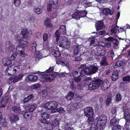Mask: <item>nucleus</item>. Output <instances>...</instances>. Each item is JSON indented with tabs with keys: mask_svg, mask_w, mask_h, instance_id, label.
<instances>
[{
	"mask_svg": "<svg viewBox=\"0 0 130 130\" xmlns=\"http://www.w3.org/2000/svg\"><path fill=\"white\" fill-rule=\"evenodd\" d=\"M52 54H53L55 57H58L59 56L60 54L59 52L58 51H53Z\"/></svg>",
	"mask_w": 130,
	"mask_h": 130,
	"instance_id": "obj_49",
	"label": "nucleus"
},
{
	"mask_svg": "<svg viewBox=\"0 0 130 130\" xmlns=\"http://www.w3.org/2000/svg\"><path fill=\"white\" fill-rule=\"evenodd\" d=\"M52 7V6L50 4L48 5L47 6V10L48 12H50L52 10L51 7Z\"/></svg>",
	"mask_w": 130,
	"mask_h": 130,
	"instance_id": "obj_59",
	"label": "nucleus"
},
{
	"mask_svg": "<svg viewBox=\"0 0 130 130\" xmlns=\"http://www.w3.org/2000/svg\"><path fill=\"white\" fill-rule=\"evenodd\" d=\"M58 105V103L55 101H52L45 104L44 107L47 109L52 110V113H55L56 112Z\"/></svg>",
	"mask_w": 130,
	"mask_h": 130,
	"instance_id": "obj_2",
	"label": "nucleus"
},
{
	"mask_svg": "<svg viewBox=\"0 0 130 130\" xmlns=\"http://www.w3.org/2000/svg\"><path fill=\"white\" fill-rule=\"evenodd\" d=\"M82 72V76H84L86 74H87L89 75H91L92 74V73L91 72V69L90 68H89L88 67L85 68L81 70Z\"/></svg>",
	"mask_w": 130,
	"mask_h": 130,
	"instance_id": "obj_11",
	"label": "nucleus"
},
{
	"mask_svg": "<svg viewBox=\"0 0 130 130\" xmlns=\"http://www.w3.org/2000/svg\"><path fill=\"white\" fill-rule=\"evenodd\" d=\"M123 81L130 82V76H128L124 77L123 78Z\"/></svg>",
	"mask_w": 130,
	"mask_h": 130,
	"instance_id": "obj_56",
	"label": "nucleus"
},
{
	"mask_svg": "<svg viewBox=\"0 0 130 130\" xmlns=\"http://www.w3.org/2000/svg\"><path fill=\"white\" fill-rule=\"evenodd\" d=\"M117 108L116 107H113L111 110V112L112 114H115Z\"/></svg>",
	"mask_w": 130,
	"mask_h": 130,
	"instance_id": "obj_60",
	"label": "nucleus"
},
{
	"mask_svg": "<svg viewBox=\"0 0 130 130\" xmlns=\"http://www.w3.org/2000/svg\"><path fill=\"white\" fill-rule=\"evenodd\" d=\"M3 62L5 66H9L11 63V61L10 60L6 58L3 59Z\"/></svg>",
	"mask_w": 130,
	"mask_h": 130,
	"instance_id": "obj_34",
	"label": "nucleus"
},
{
	"mask_svg": "<svg viewBox=\"0 0 130 130\" xmlns=\"http://www.w3.org/2000/svg\"><path fill=\"white\" fill-rule=\"evenodd\" d=\"M55 73H47L46 74V81H51L55 78L56 75H55Z\"/></svg>",
	"mask_w": 130,
	"mask_h": 130,
	"instance_id": "obj_14",
	"label": "nucleus"
},
{
	"mask_svg": "<svg viewBox=\"0 0 130 130\" xmlns=\"http://www.w3.org/2000/svg\"><path fill=\"white\" fill-rule=\"evenodd\" d=\"M53 67H51L49 68V69L47 70L45 72H46L48 73H49L51 72L52 71H53Z\"/></svg>",
	"mask_w": 130,
	"mask_h": 130,
	"instance_id": "obj_63",
	"label": "nucleus"
},
{
	"mask_svg": "<svg viewBox=\"0 0 130 130\" xmlns=\"http://www.w3.org/2000/svg\"><path fill=\"white\" fill-rule=\"evenodd\" d=\"M24 76V74H22L16 76H13V82L16 83L21 79Z\"/></svg>",
	"mask_w": 130,
	"mask_h": 130,
	"instance_id": "obj_24",
	"label": "nucleus"
},
{
	"mask_svg": "<svg viewBox=\"0 0 130 130\" xmlns=\"http://www.w3.org/2000/svg\"><path fill=\"white\" fill-rule=\"evenodd\" d=\"M12 110L13 111L15 114L17 115H19L21 112V109L19 107H17L15 106H13L11 107Z\"/></svg>",
	"mask_w": 130,
	"mask_h": 130,
	"instance_id": "obj_15",
	"label": "nucleus"
},
{
	"mask_svg": "<svg viewBox=\"0 0 130 130\" xmlns=\"http://www.w3.org/2000/svg\"><path fill=\"white\" fill-rule=\"evenodd\" d=\"M101 84H102L101 87L103 90H106L109 87V84H108L106 81H103L100 79H97L94 80L92 83L89 84V89L91 90L96 89L99 87Z\"/></svg>",
	"mask_w": 130,
	"mask_h": 130,
	"instance_id": "obj_1",
	"label": "nucleus"
},
{
	"mask_svg": "<svg viewBox=\"0 0 130 130\" xmlns=\"http://www.w3.org/2000/svg\"><path fill=\"white\" fill-rule=\"evenodd\" d=\"M60 120L55 118L52 122V125L47 124V126L45 127L46 130H51L55 127H58L59 123Z\"/></svg>",
	"mask_w": 130,
	"mask_h": 130,
	"instance_id": "obj_7",
	"label": "nucleus"
},
{
	"mask_svg": "<svg viewBox=\"0 0 130 130\" xmlns=\"http://www.w3.org/2000/svg\"><path fill=\"white\" fill-rule=\"evenodd\" d=\"M36 13L37 14H39L42 13V11L40 7H38L36 9H35Z\"/></svg>",
	"mask_w": 130,
	"mask_h": 130,
	"instance_id": "obj_50",
	"label": "nucleus"
},
{
	"mask_svg": "<svg viewBox=\"0 0 130 130\" xmlns=\"http://www.w3.org/2000/svg\"><path fill=\"white\" fill-rule=\"evenodd\" d=\"M90 68L91 69V72L92 73V74L95 73L98 69V68L97 67L95 66H92Z\"/></svg>",
	"mask_w": 130,
	"mask_h": 130,
	"instance_id": "obj_38",
	"label": "nucleus"
},
{
	"mask_svg": "<svg viewBox=\"0 0 130 130\" xmlns=\"http://www.w3.org/2000/svg\"><path fill=\"white\" fill-rule=\"evenodd\" d=\"M130 111L126 109L124 112V116L126 119L125 125H128L130 123Z\"/></svg>",
	"mask_w": 130,
	"mask_h": 130,
	"instance_id": "obj_9",
	"label": "nucleus"
},
{
	"mask_svg": "<svg viewBox=\"0 0 130 130\" xmlns=\"http://www.w3.org/2000/svg\"><path fill=\"white\" fill-rule=\"evenodd\" d=\"M119 120H116L115 117L113 118L111 120L109 125L111 126L112 125H114L115 124H118Z\"/></svg>",
	"mask_w": 130,
	"mask_h": 130,
	"instance_id": "obj_28",
	"label": "nucleus"
},
{
	"mask_svg": "<svg viewBox=\"0 0 130 130\" xmlns=\"http://www.w3.org/2000/svg\"><path fill=\"white\" fill-rule=\"evenodd\" d=\"M123 63L121 61H117L114 66L115 68H117L118 67L122 65Z\"/></svg>",
	"mask_w": 130,
	"mask_h": 130,
	"instance_id": "obj_41",
	"label": "nucleus"
},
{
	"mask_svg": "<svg viewBox=\"0 0 130 130\" xmlns=\"http://www.w3.org/2000/svg\"><path fill=\"white\" fill-rule=\"evenodd\" d=\"M41 117L44 119V120H42L41 122L42 123L46 122V121L45 120L48 119L50 116V115L49 114L47 113L46 112H44L41 114Z\"/></svg>",
	"mask_w": 130,
	"mask_h": 130,
	"instance_id": "obj_19",
	"label": "nucleus"
},
{
	"mask_svg": "<svg viewBox=\"0 0 130 130\" xmlns=\"http://www.w3.org/2000/svg\"><path fill=\"white\" fill-rule=\"evenodd\" d=\"M83 46L82 45H78L75 46L74 50V53L75 54L77 55L78 54L80 48H82Z\"/></svg>",
	"mask_w": 130,
	"mask_h": 130,
	"instance_id": "obj_30",
	"label": "nucleus"
},
{
	"mask_svg": "<svg viewBox=\"0 0 130 130\" xmlns=\"http://www.w3.org/2000/svg\"><path fill=\"white\" fill-rule=\"evenodd\" d=\"M75 81L77 83H79L81 79L80 77H75L74 78Z\"/></svg>",
	"mask_w": 130,
	"mask_h": 130,
	"instance_id": "obj_62",
	"label": "nucleus"
},
{
	"mask_svg": "<svg viewBox=\"0 0 130 130\" xmlns=\"http://www.w3.org/2000/svg\"><path fill=\"white\" fill-rule=\"evenodd\" d=\"M33 96L32 95H30L27 97L25 98L24 99V103H26L27 102V101H29L30 99H31L32 97Z\"/></svg>",
	"mask_w": 130,
	"mask_h": 130,
	"instance_id": "obj_51",
	"label": "nucleus"
},
{
	"mask_svg": "<svg viewBox=\"0 0 130 130\" xmlns=\"http://www.w3.org/2000/svg\"><path fill=\"white\" fill-rule=\"evenodd\" d=\"M11 120L12 121H14L19 120V118L17 116L13 115L10 117Z\"/></svg>",
	"mask_w": 130,
	"mask_h": 130,
	"instance_id": "obj_47",
	"label": "nucleus"
},
{
	"mask_svg": "<svg viewBox=\"0 0 130 130\" xmlns=\"http://www.w3.org/2000/svg\"><path fill=\"white\" fill-rule=\"evenodd\" d=\"M37 107V105L36 104L28 105H26V110H28L30 112H32Z\"/></svg>",
	"mask_w": 130,
	"mask_h": 130,
	"instance_id": "obj_17",
	"label": "nucleus"
},
{
	"mask_svg": "<svg viewBox=\"0 0 130 130\" xmlns=\"http://www.w3.org/2000/svg\"><path fill=\"white\" fill-rule=\"evenodd\" d=\"M31 88L33 89H36L37 88H39L40 87V85L38 84H36L31 86Z\"/></svg>",
	"mask_w": 130,
	"mask_h": 130,
	"instance_id": "obj_46",
	"label": "nucleus"
},
{
	"mask_svg": "<svg viewBox=\"0 0 130 130\" xmlns=\"http://www.w3.org/2000/svg\"><path fill=\"white\" fill-rule=\"evenodd\" d=\"M16 51L17 53L19 54H20L21 55H24V48L22 46H19L17 48Z\"/></svg>",
	"mask_w": 130,
	"mask_h": 130,
	"instance_id": "obj_18",
	"label": "nucleus"
},
{
	"mask_svg": "<svg viewBox=\"0 0 130 130\" xmlns=\"http://www.w3.org/2000/svg\"><path fill=\"white\" fill-rule=\"evenodd\" d=\"M114 53L112 51H110L108 53V55L109 56L111 57L112 58L114 56Z\"/></svg>",
	"mask_w": 130,
	"mask_h": 130,
	"instance_id": "obj_58",
	"label": "nucleus"
},
{
	"mask_svg": "<svg viewBox=\"0 0 130 130\" xmlns=\"http://www.w3.org/2000/svg\"><path fill=\"white\" fill-rule=\"evenodd\" d=\"M94 119L92 117H89L87 120V122L89 124H91L94 123Z\"/></svg>",
	"mask_w": 130,
	"mask_h": 130,
	"instance_id": "obj_44",
	"label": "nucleus"
},
{
	"mask_svg": "<svg viewBox=\"0 0 130 130\" xmlns=\"http://www.w3.org/2000/svg\"><path fill=\"white\" fill-rule=\"evenodd\" d=\"M60 44V47H62L65 48H68L70 47L69 41L67 38L63 36H61L58 37Z\"/></svg>",
	"mask_w": 130,
	"mask_h": 130,
	"instance_id": "obj_3",
	"label": "nucleus"
},
{
	"mask_svg": "<svg viewBox=\"0 0 130 130\" xmlns=\"http://www.w3.org/2000/svg\"><path fill=\"white\" fill-rule=\"evenodd\" d=\"M34 56L36 58V61H38L39 59L42 58L41 54L38 52H35L34 54Z\"/></svg>",
	"mask_w": 130,
	"mask_h": 130,
	"instance_id": "obj_35",
	"label": "nucleus"
},
{
	"mask_svg": "<svg viewBox=\"0 0 130 130\" xmlns=\"http://www.w3.org/2000/svg\"><path fill=\"white\" fill-rule=\"evenodd\" d=\"M31 33L30 31H28L26 29H23L21 31V34L22 36L25 38L30 37Z\"/></svg>",
	"mask_w": 130,
	"mask_h": 130,
	"instance_id": "obj_10",
	"label": "nucleus"
},
{
	"mask_svg": "<svg viewBox=\"0 0 130 130\" xmlns=\"http://www.w3.org/2000/svg\"><path fill=\"white\" fill-rule=\"evenodd\" d=\"M122 99L121 95L120 94H118L116 96V99L117 101H120Z\"/></svg>",
	"mask_w": 130,
	"mask_h": 130,
	"instance_id": "obj_52",
	"label": "nucleus"
},
{
	"mask_svg": "<svg viewBox=\"0 0 130 130\" xmlns=\"http://www.w3.org/2000/svg\"><path fill=\"white\" fill-rule=\"evenodd\" d=\"M121 128L120 125L115 126L112 128V130H121Z\"/></svg>",
	"mask_w": 130,
	"mask_h": 130,
	"instance_id": "obj_48",
	"label": "nucleus"
},
{
	"mask_svg": "<svg viewBox=\"0 0 130 130\" xmlns=\"http://www.w3.org/2000/svg\"><path fill=\"white\" fill-rule=\"evenodd\" d=\"M79 13V14L80 15L81 18L85 17L87 14V12L85 11H78Z\"/></svg>",
	"mask_w": 130,
	"mask_h": 130,
	"instance_id": "obj_42",
	"label": "nucleus"
},
{
	"mask_svg": "<svg viewBox=\"0 0 130 130\" xmlns=\"http://www.w3.org/2000/svg\"><path fill=\"white\" fill-rule=\"evenodd\" d=\"M125 28V27L123 28H120V30H119V27H118L117 26H115L114 27L112 28L111 30V32L112 33H114L115 34H116V33L118 32H120L121 31H124V29Z\"/></svg>",
	"mask_w": 130,
	"mask_h": 130,
	"instance_id": "obj_12",
	"label": "nucleus"
},
{
	"mask_svg": "<svg viewBox=\"0 0 130 130\" xmlns=\"http://www.w3.org/2000/svg\"><path fill=\"white\" fill-rule=\"evenodd\" d=\"M48 34L46 33L44 34L43 35V41H46L48 39Z\"/></svg>",
	"mask_w": 130,
	"mask_h": 130,
	"instance_id": "obj_57",
	"label": "nucleus"
},
{
	"mask_svg": "<svg viewBox=\"0 0 130 130\" xmlns=\"http://www.w3.org/2000/svg\"><path fill=\"white\" fill-rule=\"evenodd\" d=\"M50 2L54 8H56L59 6L58 0H50Z\"/></svg>",
	"mask_w": 130,
	"mask_h": 130,
	"instance_id": "obj_21",
	"label": "nucleus"
},
{
	"mask_svg": "<svg viewBox=\"0 0 130 130\" xmlns=\"http://www.w3.org/2000/svg\"><path fill=\"white\" fill-rule=\"evenodd\" d=\"M44 25L48 27H52V25L50 23V19L46 18L44 21Z\"/></svg>",
	"mask_w": 130,
	"mask_h": 130,
	"instance_id": "obj_31",
	"label": "nucleus"
},
{
	"mask_svg": "<svg viewBox=\"0 0 130 130\" xmlns=\"http://www.w3.org/2000/svg\"><path fill=\"white\" fill-rule=\"evenodd\" d=\"M56 61L58 63L62 64L63 65H65L68 67L69 66V64L68 62L64 60V59L60 58H57L56 59Z\"/></svg>",
	"mask_w": 130,
	"mask_h": 130,
	"instance_id": "obj_16",
	"label": "nucleus"
},
{
	"mask_svg": "<svg viewBox=\"0 0 130 130\" xmlns=\"http://www.w3.org/2000/svg\"><path fill=\"white\" fill-rule=\"evenodd\" d=\"M14 3L15 6H18L20 4V0H14Z\"/></svg>",
	"mask_w": 130,
	"mask_h": 130,
	"instance_id": "obj_54",
	"label": "nucleus"
},
{
	"mask_svg": "<svg viewBox=\"0 0 130 130\" xmlns=\"http://www.w3.org/2000/svg\"><path fill=\"white\" fill-rule=\"evenodd\" d=\"M66 26L64 25H61L59 28V29L56 31L54 39H55L56 41H58L59 40L58 37L61 36L60 34L65 35L66 34Z\"/></svg>",
	"mask_w": 130,
	"mask_h": 130,
	"instance_id": "obj_4",
	"label": "nucleus"
},
{
	"mask_svg": "<svg viewBox=\"0 0 130 130\" xmlns=\"http://www.w3.org/2000/svg\"><path fill=\"white\" fill-rule=\"evenodd\" d=\"M58 15L57 12L56 11H55L53 12L51 15L50 19H53L56 17Z\"/></svg>",
	"mask_w": 130,
	"mask_h": 130,
	"instance_id": "obj_45",
	"label": "nucleus"
},
{
	"mask_svg": "<svg viewBox=\"0 0 130 130\" xmlns=\"http://www.w3.org/2000/svg\"><path fill=\"white\" fill-rule=\"evenodd\" d=\"M28 79L30 81L36 82L38 79V77L36 75H28Z\"/></svg>",
	"mask_w": 130,
	"mask_h": 130,
	"instance_id": "obj_20",
	"label": "nucleus"
},
{
	"mask_svg": "<svg viewBox=\"0 0 130 130\" xmlns=\"http://www.w3.org/2000/svg\"><path fill=\"white\" fill-rule=\"evenodd\" d=\"M72 17L75 19L76 20H78L80 19V15L79 14V13L78 11L74 13L72 15Z\"/></svg>",
	"mask_w": 130,
	"mask_h": 130,
	"instance_id": "obj_36",
	"label": "nucleus"
},
{
	"mask_svg": "<svg viewBox=\"0 0 130 130\" xmlns=\"http://www.w3.org/2000/svg\"><path fill=\"white\" fill-rule=\"evenodd\" d=\"M8 100V97L7 96H5L2 99L1 101V104L3 105L2 107H4V105L7 103Z\"/></svg>",
	"mask_w": 130,
	"mask_h": 130,
	"instance_id": "obj_32",
	"label": "nucleus"
},
{
	"mask_svg": "<svg viewBox=\"0 0 130 130\" xmlns=\"http://www.w3.org/2000/svg\"><path fill=\"white\" fill-rule=\"evenodd\" d=\"M106 31L105 30H102L100 31L98 33V35H105L106 33Z\"/></svg>",
	"mask_w": 130,
	"mask_h": 130,
	"instance_id": "obj_61",
	"label": "nucleus"
},
{
	"mask_svg": "<svg viewBox=\"0 0 130 130\" xmlns=\"http://www.w3.org/2000/svg\"><path fill=\"white\" fill-rule=\"evenodd\" d=\"M39 76V80L41 82H44L46 80V74L44 75V74H42L40 75Z\"/></svg>",
	"mask_w": 130,
	"mask_h": 130,
	"instance_id": "obj_37",
	"label": "nucleus"
},
{
	"mask_svg": "<svg viewBox=\"0 0 130 130\" xmlns=\"http://www.w3.org/2000/svg\"><path fill=\"white\" fill-rule=\"evenodd\" d=\"M16 40L19 43L21 44H25V41L23 40L21 37H18Z\"/></svg>",
	"mask_w": 130,
	"mask_h": 130,
	"instance_id": "obj_40",
	"label": "nucleus"
},
{
	"mask_svg": "<svg viewBox=\"0 0 130 130\" xmlns=\"http://www.w3.org/2000/svg\"><path fill=\"white\" fill-rule=\"evenodd\" d=\"M113 12V10H110L108 8H105L103 10L104 14L106 15H107L108 14L111 15L112 14Z\"/></svg>",
	"mask_w": 130,
	"mask_h": 130,
	"instance_id": "obj_27",
	"label": "nucleus"
},
{
	"mask_svg": "<svg viewBox=\"0 0 130 130\" xmlns=\"http://www.w3.org/2000/svg\"><path fill=\"white\" fill-rule=\"evenodd\" d=\"M77 105L76 104H74L73 105L71 106L70 109V110L71 111L75 110L77 108Z\"/></svg>",
	"mask_w": 130,
	"mask_h": 130,
	"instance_id": "obj_55",
	"label": "nucleus"
},
{
	"mask_svg": "<svg viewBox=\"0 0 130 130\" xmlns=\"http://www.w3.org/2000/svg\"><path fill=\"white\" fill-rule=\"evenodd\" d=\"M20 70L18 67L13 65L7 69L6 72L9 75H12L19 72Z\"/></svg>",
	"mask_w": 130,
	"mask_h": 130,
	"instance_id": "obj_5",
	"label": "nucleus"
},
{
	"mask_svg": "<svg viewBox=\"0 0 130 130\" xmlns=\"http://www.w3.org/2000/svg\"><path fill=\"white\" fill-rule=\"evenodd\" d=\"M96 28V30L102 29L105 27L103 22L102 21H98L95 24Z\"/></svg>",
	"mask_w": 130,
	"mask_h": 130,
	"instance_id": "obj_13",
	"label": "nucleus"
},
{
	"mask_svg": "<svg viewBox=\"0 0 130 130\" xmlns=\"http://www.w3.org/2000/svg\"><path fill=\"white\" fill-rule=\"evenodd\" d=\"M101 64L102 65L105 66L107 65V63L106 62V58H105L101 62Z\"/></svg>",
	"mask_w": 130,
	"mask_h": 130,
	"instance_id": "obj_53",
	"label": "nucleus"
},
{
	"mask_svg": "<svg viewBox=\"0 0 130 130\" xmlns=\"http://www.w3.org/2000/svg\"><path fill=\"white\" fill-rule=\"evenodd\" d=\"M22 115H23L24 118L26 119H30L32 117L31 113L30 112H26L24 113H22Z\"/></svg>",
	"mask_w": 130,
	"mask_h": 130,
	"instance_id": "obj_29",
	"label": "nucleus"
},
{
	"mask_svg": "<svg viewBox=\"0 0 130 130\" xmlns=\"http://www.w3.org/2000/svg\"><path fill=\"white\" fill-rule=\"evenodd\" d=\"M118 77V73L117 71H113L112 74L111 79L112 80L115 81L117 80Z\"/></svg>",
	"mask_w": 130,
	"mask_h": 130,
	"instance_id": "obj_25",
	"label": "nucleus"
},
{
	"mask_svg": "<svg viewBox=\"0 0 130 130\" xmlns=\"http://www.w3.org/2000/svg\"><path fill=\"white\" fill-rule=\"evenodd\" d=\"M112 95H109L107 96L106 101V103L107 105H109L111 103L112 100Z\"/></svg>",
	"mask_w": 130,
	"mask_h": 130,
	"instance_id": "obj_39",
	"label": "nucleus"
},
{
	"mask_svg": "<svg viewBox=\"0 0 130 130\" xmlns=\"http://www.w3.org/2000/svg\"><path fill=\"white\" fill-rule=\"evenodd\" d=\"M58 112L60 113L64 114L65 112V110L62 107H60L57 109L56 112Z\"/></svg>",
	"mask_w": 130,
	"mask_h": 130,
	"instance_id": "obj_43",
	"label": "nucleus"
},
{
	"mask_svg": "<svg viewBox=\"0 0 130 130\" xmlns=\"http://www.w3.org/2000/svg\"><path fill=\"white\" fill-rule=\"evenodd\" d=\"M74 94L72 91H70L66 97L68 101L71 100L74 96Z\"/></svg>",
	"mask_w": 130,
	"mask_h": 130,
	"instance_id": "obj_33",
	"label": "nucleus"
},
{
	"mask_svg": "<svg viewBox=\"0 0 130 130\" xmlns=\"http://www.w3.org/2000/svg\"><path fill=\"white\" fill-rule=\"evenodd\" d=\"M37 44L36 42L34 41L32 42L30 45V50L33 52H35L36 51V47Z\"/></svg>",
	"mask_w": 130,
	"mask_h": 130,
	"instance_id": "obj_26",
	"label": "nucleus"
},
{
	"mask_svg": "<svg viewBox=\"0 0 130 130\" xmlns=\"http://www.w3.org/2000/svg\"><path fill=\"white\" fill-rule=\"evenodd\" d=\"M104 54V51L101 48H98L97 51H96L95 55L98 56H101Z\"/></svg>",
	"mask_w": 130,
	"mask_h": 130,
	"instance_id": "obj_23",
	"label": "nucleus"
},
{
	"mask_svg": "<svg viewBox=\"0 0 130 130\" xmlns=\"http://www.w3.org/2000/svg\"><path fill=\"white\" fill-rule=\"evenodd\" d=\"M107 120V117L105 115H102L99 118L97 123L98 125L100 124V129H103L105 127V125Z\"/></svg>",
	"mask_w": 130,
	"mask_h": 130,
	"instance_id": "obj_6",
	"label": "nucleus"
},
{
	"mask_svg": "<svg viewBox=\"0 0 130 130\" xmlns=\"http://www.w3.org/2000/svg\"><path fill=\"white\" fill-rule=\"evenodd\" d=\"M111 45V43L109 42H108L105 43L104 45L105 47H110Z\"/></svg>",
	"mask_w": 130,
	"mask_h": 130,
	"instance_id": "obj_64",
	"label": "nucleus"
},
{
	"mask_svg": "<svg viewBox=\"0 0 130 130\" xmlns=\"http://www.w3.org/2000/svg\"><path fill=\"white\" fill-rule=\"evenodd\" d=\"M85 115L88 117H92L93 114V110L91 107L86 108L84 109Z\"/></svg>",
	"mask_w": 130,
	"mask_h": 130,
	"instance_id": "obj_8",
	"label": "nucleus"
},
{
	"mask_svg": "<svg viewBox=\"0 0 130 130\" xmlns=\"http://www.w3.org/2000/svg\"><path fill=\"white\" fill-rule=\"evenodd\" d=\"M82 72L81 70H78L73 72L72 74L74 77H79L81 76H82Z\"/></svg>",
	"mask_w": 130,
	"mask_h": 130,
	"instance_id": "obj_22",
	"label": "nucleus"
}]
</instances>
